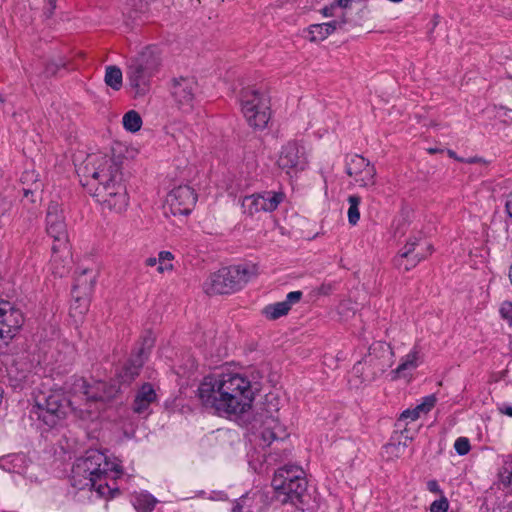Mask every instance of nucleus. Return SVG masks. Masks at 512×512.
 I'll list each match as a JSON object with an SVG mask.
<instances>
[{
  "label": "nucleus",
  "mask_w": 512,
  "mask_h": 512,
  "mask_svg": "<svg viewBox=\"0 0 512 512\" xmlns=\"http://www.w3.org/2000/svg\"><path fill=\"white\" fill-rule=\"evenodd\" d=\"M122 123L127 131L135 133L141 129L142 118L137 111L130 110L124 114Z\"/></svg>",
  "instance_id": "2f4dec72"
},
{
  "label": "nucleus",
  "mask_w": 512,
  "mask_h": 512,
  "mask_svg": "<svg viewBox=\"0 0 512 512\" xmlns=\"http://www.w3.org/2000/svg\"><path fill=\"white\" fill-rule=\"evenodd\" d=\"M46 1V8H45V11H44V14L46 15L47 18H50L53 13H54V10L56 9V3H57V0H45Z\"/></svg>",
  "instance_id": "49530a36"
},
{
  "label": "nucleus",
  "mask_w": 512,
  "mask_h": 512,
  "mask_svg": "<svg viewBox=\"0 0 512 512\" xmlns=\"http://www.w3.org/2000/svg\"><path fill=\"white\" fill-rule=\"evenodd\" d=\"M161 64L157 47L148 46L127 62L126 79L134 91V97L145 96L151 88V80Z\"/></svg>",
  "instance_id": "7ed1b4c3"
},
{
  "label": "nucleus",
  "mask_w": 512,
  "mask_h": 512,
  "mask_svg": "<svg viewBox=\"0 0 512 512\" xmlns=\"http://www.w3.org/2000/svg\"><path fill=\"white\" fill-rule=\"evenodd\" d=\"M277 163L282 170L290 173L291 170H304L307 159L303 148L296 142H288L282 147Z\"/></svg>",
  "instance_id": "2eb2a0df"
},
{
  "label": "nucleus",
  "mask_w": 512,
  "mask_h": 512,
  "mask_svg": "<svg viewBox=\"0 0 512 512\" xmlns=\"http://www.w3.org/2000/svg\"><path fill=\"white\" fill-rule=\"evenodd\" d=\"M173 259L174 255L170 251H160L158 254V272L171 271L173 269Z\"/></svg>",
  "instance_id": "f704fd0d"
},
{
  "label": "nucleus",
  "mask_w": 512,
  "mask_h": 512,
  "mask_svg": "<svg viewBox=\"0 0 512 512\" xmlns=\"http://www.w3.org/2000/svg\"><path fill=\"white\" fill-rule=\"evenodd\" d=\"M157 503V499L149 493L137 494L132 504L138 512H151Z\"/></svg>",
  "instance_id": "bb28decb"
},
{
  "label": "nucleus",
  "mask_w": 512,
  "mask_h": 512,
  "mask_svg": "<svg viewBox=\"0 0 512 512\" xmlns=\"http://www.w3.org/2000/svg\"><path fill=\"white\" fill-rule=\"evenodd\" d=\"M198 92L199 84L195 77L180 76L171 81L170 94L174 106L184 114L193 112Z\"/></svg>",
  "instance_id": "6e6552de"
},
{
  "label": "nucleus",
  "mask_w": 512,
  "mask_h": 512,
  "mask_svg": "<svg viewBox=\"0 0 512 512\" xmlns=\"http://www.w3.org/2000/svg\"><path fill=\"white\" fill-rule=\"evenodd\" d=\"M285 437L286 432L277 419L273 417H267L263 421L261 439L264 444L270 445L273 441L284 439Z\"/></svg>",
  "instance_id": "4be33fe9"
},
{
  "label": "nucleus",
  "mask_w": 512,
  "mask_h": 512,
  "mask_svg": "<svg viewBox=\"0 0 512 512\" xmlns=\"http://www.w3.org/2000/svg\"><path fill=\"white\" fill-rule=\"evenodd\" d=\"M349 209H348V222L351 225H356L360 219L359 206L361 198L357 195H350L348 197Z\"/></svg>",
  "instance_id": "72a5a7b5"
},
{
  "label": "nucleus",
  "mask_w": 512,
  "mask_h": 512,
  "mask_svg": "<svg viewBox=\"0 0 512 512\" xmlns=\"http://www.w3.org/2000/svg\"><path fill=\"white\" fill-rule=\"evenodd\" d=\"M447 154H448V156H449L450 158H453V159H455V160H456V161H458V162H464V159H463V158H461V157H459V156L455 153V151H453V150L448 149V150H447Z\"/></svg>",
  "instance_id": "864d4df0"
},
{
  "label": "nucleus",
  "mask_w": 512,
  "mask_h": 512,
  "mask_svg": "<svg viewBox=\"0 0 512 512\" xmlns=\"http://www.w3.org/2000/svg\"><path fill=\"white\" fill-rule=\"evenodd\" d=\"M509 279L512 284V263H511L510 270H509Z\"/></svg>",
  "instance_id": "e2e57ef3"
},
{
  "label": "nucleus",
  "mask_w": 512,
  "mask_h": 512,
  "mask_svg": "<svg viewBox=\"0 0 512 512\" xmlns=\"http://www.w3.org/2000/svg\"><path fill=\"white\" fill-rule=\"evenodd\" d=\"M122 474L118 462L98 450H88L72 468L71 484L79 490H95L101 497H115L120 491L115 480Z\"/></svg>",
  "instance_id": "f03ea898"
},
{
  "label": "nucleus",
  "mask_w": 512,
  "mask_h": 512,
  "mask_svg": "<svg viewBox=\"0 0 512 512\" xmlns=\"http://www.w3.org/2000/svg\"><path fill=\"white\" fill-rule=\"evenodd\" d=\"M242 113L254 129H264L270 119L271 112L268 96L253 87L242 89L240 94Z\"/></svg>",
  "instance_id": "0eeeda50"
},
{
  "label": "nucleus",
  "mask_w": 512,
  "mask_h": 512,
  "mask_svg": "<svg viewBox=\"0 0 512 512\" xmlns=\"http://www.w3.org/2000/svg\"><path fill=\"white\" fill-rule=\"evenodd\" d=\"M142 352L143 351L140 353H132L129 359L126 361L118 374L121 383L130 384L139 376L141 369L146 361Z\"/></svg>",
  "instance_id": "aec40b11"
},
{
  "label": "nucleus",
  "mask_w": 512,
  "mask_h": 512,
  "mask_svg": "<svg viewBox=\"0 0 512 512\" xmlns=\"http://www.w3.org/2000/svg\"><path fill=\"white\" fill-rule=\"evenodd\" d=\"M505 208H506V211H507L509 217L512 218V192L509 193V195L507 196Z\"/></svg>",
  "instance_id": "8fccbe9b"
},
{
  "label": "nucleus",
  "mask_w": 512,
  "mask_h": 512,
  "mask_svg": "<svg viewBox=\"0 0 512 512\" xmlns=\"http://www.w3.org/2000/svg\"><path fill=\"white\" fill-rule=\"evenodd\" d=\"M421 243V237L413 236L408 239L406 244L401 248L397 256L407 257L415 254L417 251H426V246Z\"/></svg>",
  "instance_id": "7c9ffc66"
},
{
  "label": "nucleus",
  "mask_w": 512,
  "mask_h": 512,
  "mask_svg": "<svg viewBox=\"0 0 512 512\" xmlns=\"http://www.w3.org/2000/svg\"><path fill=\"white\" fill-rule=\"evenodd\" d=\"M197 199V193L192 187L180 185L167 194L166 207L174 216H187L193 211Z\"/></svg>",
  "instance_id": "f8f14e48"
},
{
  "label": "nucleus",
  "mask_w": 512,
  "mask_h": 512,
  "mask_svg": "<svg viewBox=\"0 0 512 512\" xmlns=\"http://www.w3.org/2000/svg\"><path fill=\"white\" fill-rule=\"evenodd\" d=\"M202 405L218 416L240 415L250 409L254 392L249 378L228 372L204 377L198 387Z\"/></svg>",
  "instance_id": "f257e3e1"
},
{
  "label": "nucleus",
  "mask_w": 512,
  "mask_h": 512,
  "mask_svg": "<svg viewBox=\"0 0 512 512\" xmlns=\"http://www.w3.org/2000/svg\"><path fill=\"white\" fill-rule=\"evenodd\" d=\"M333 10H334V6H330V7H324L322 10H321V13L325 16V17H330V16H333Z\"/></svg>",
  "instance_id": "603ef678"
},
{
  "label": "nucleus",
  "mask_w": 512,
  "mask_h": 512,
  "mask_svg": "<svg viewBox=\"0 0 512 512\" xmlns=\"http://www.w3.org/2000/svg\"><path fill=\"white\" fill-rule=\"evenodd\" d=\"M96 279L97 273L92 269H82L77 273L72 287L74 302L71 305V313L73 316L83 315L88 311Z\"/></svg>",
  "instance_id": "1a4fd4ad"
},
{
  "label": "nucleus",
  "mask_w": 512,
  "mask_h": 512,
  "mask_svg": "<svg viewBox=\"0 0 512 512\" xmlns=\"http://www.w3.org/2000/svg\"><path fill=\"white\" fill-rule=\"evenodd\" d=\"M454 449L458 455L464 456L469 453L471 449L470 441L466 437H458L454 443Z\"/></svg>",
  "instance_id": "4c0bfd02"
},
{
  "label": "nucleus",
  "mask_w": 512,
  "mask_h": 512,
  "mask_svg": "<svg viewBox=\"0 0 512 512\" xmlns=\"http://www.w3.org/2000/svg\"><path fill=\"white\" fill-rule=\"evenodd\" d=\"M303 296L301 291L289 292L286 299L265 306L262 310L263 315L269 320H276L288 314L293 304L298 303Z\"/></svg>",
  "instance_id": "a211bd4d"
},
{
  "label": "nucleus",
  "mask_w": 512,
  "mask_h": 512,
  "mask_svg": "<svg viewBox=\"0 0 512 512\" xmlns=\"http://www.w3.org/2000/svg\"><path fill=\"white\" fill-rule=\"evenodd\" d=\"M499 411L504 415L512 417V406L510 405L503 404L502 406L499 407Z\"/></svg>",
  "instance_id": "3c124183"
},
{
  "label": "nucleus",
  "mask_w": 512,
  "mask_h": 512,
  "mask_svg": "<svg viewBox=\"0 0 512 512\" xmlns=\"http://www.w3.org/2000/svg\"><path fill=\"white\" fill-rule=\"evenodd\" d=\"M241 207L244 214L253 216L256 213L263 212L261 209V200L259 193L245 196L242 199Z\"/></svg>",
  "instance_id": "c756f323"
},
{
  "label": "nucleus",
  "mask_w": 512,
  "mask_h": 512,
  "mask_svg": "<svg viewBox=\"0 0 512 512\" xmlns=\"http://www.w3.org/2000/svg\"><path fill=\"white\" fill-rule=\"evenodd\" d=\"M79 173L86 179L83 185L107 186L122 180L121 163L116 158L106 154H89Z\"/></svg>",
  "instance_id": "423d86ee"
},
{
  "label": "nucleus",
  "mask_w": 512,
  "mask_h": 512,
  "mask_svg": "<svg viewBox=\"0 0 512 512\" xmlns=\"http://www.w3.org/2000/svg\"><path fill=\"white\" fill-rule=\"evenodd\" d=\"M146 265L149 267H153L158 263V258L155 257H149L145 261Z\"/></svg>",
  "instance_id": "4d7b16f0"
},
{
  "label": "nucleus",
  "mask_w": 512,
  "mask_h": 512,
  "mask_svg": "<svg viewBox=\"0 0 512 512\" xmlns=\"http://www.w3.org/2000/svg\"><path fill=\"white\" fill-rule=\"evenodd\" d=\"M393 350L391 346L382 341L374 342L370 347L368 354L364 357L369 366L374 367L373 374L384 372L393 363Z\"/></svg>",
  "instance_id": "4468645a"
},
{
  "label": "nucleus",
  "mask_w": 512,
  "mask_h": 512,
  "mask_svg": "<svg viewBox=\"0 0 512 512\" xmlns=\"http://www.w3.org/2000/svg\"><path fill=\"white\" fill-rule=\"evenodd\" d=\"M72 405L62 389L39 392L34 396L30 417L48 429L55 428L67 417Z\"/></svg>",
  "instance_id": "20e7f679"
},
{
  "label": "nucleus",
  "mask_w": 512,
  "mask_h": 512,
  "mask_svg": "<svg viewBox=\"0 0 512 512\" xmlns=\"http://www.w3.org/2000/svg\"><path fill=\"white\" fill-rule=\"evenodd\" d=\"M427 489L434 494H442V490L436 480H429L427 482Z\"/></svg>",
  "instance_id": "de8ad7c7"
},
{
  "label": "nucleus",
  "mask_w": 512,
  "mask_h": 512,
  "mask_svg": "<svg viewBox=\"0 0 512 512\" xmlns=\"http://www.w3.org/2000/svg\"><path fill=\"white\" fill-rule=\"evenodd\" d=\"M46 231L54 240L52 245L53 253L68 250V234L63 211L61 206L55 201H51L47 208Z\"/></svg>",
  "instance_id": "9d476101"
},
{
  "label": "nucleus",
  "mask_w": 512,
  "mask_h": 512,
  "mask_svg": "<svg viewBox=\"0 0 512 512\" xmlns=\"http://www.w3.org/2000/svg\"><path fill=\"white\" fill-rule=\"evenodd\" d=\"M376 169L372 164L364 168L361 173L356 175L353 179L361 187H369L375 184Z\"/></svg>",
  "instance_id": "473e14b6"
},
{
  "label": "nucleus",
  "mask_w": 512,
  "mask_h": 512,
  "mask_svg": "<svg viewBox=\"0 0 512 512\" xmlns=\"http://www.w3.org/2000/svg\"><path fill=\"white\" fill-rule=\"evenodd\" d=\"M255 264H239L222 267L212 273L203 284V289L208 295L231 294L242 289L251 278L257 275Z\"/></svg>",
  "instance_id": "39448f33"
},
{
  "label": "nucleus",
  "mask_w": 512,
  "mask_h": 512,
  "mask_svg": "<svg viewBox=\"0 0 512 512\" xmlns=\"http://www.w3.org/2000/svg\"><path fill=\"white\" fill-rule=\"evenodd\" d=\"M428 152H429L430 154H435V153L439 152V150H438V149H436V148H429V149H428Z\"/></svg>",
  "instance_id": "680f3d73"
},
{
  "label": "nucleus",
  "mask_w": 512,
  "mask_h": 512,
  "mask_svg": "<svg viewBox=\"0 0 512 512\" xmlns=\"http://www.w3.org/2000/svg\"><path fill=\"white\" fill-rule=\"evenodd\" d=\"M305 477L304 470L297 465L287 464L280 468H278L272 479V486L274 489L276 488H284L285 483H291L292 481H296V487L300 490L303 488L302 479Z\"/></svg>",
  "instance_id": "f3484780"
},
{
  "label": "nucleus",
  "mask_w": 512,
  "mask_h": 512,
  "mask_svg": "<svg viewBox=\"0 0 512 512\" xmlns=\"http://www.w3.org/2000/svg\"><path fill=\"white\" fill-rule=\"evenodd\" d=\"M157 400L155 389L150 383H144L138 389L133 401V412L139 415L150 414V406Z\"/></svg>",
  "instance_id": "6ab92c4d"
},
{
  "label": "nucleus",
  "mask_w": 512,
  "mask_h": 512,
  "mask_svg": "<svg viewBox=\"0 0 512 512\" xmlns=\"http://www.w3.org/2000/svg\"><path fill=\"white\" fill-rule=\"evenodd\" d=\"M370 162L361 155H352L346 163V173L354 178L356 175L366 168Z\"/></svg>",
  "instance_id": "c85d7f7f"
},
{
  "label": "nucleus",
  "mask_w": 512,
  "mask_h": 512,
  "mask_svg": "<svg viewBox=\"0 0 512 512\" xmlns=\"http://www.w3.org/2000/svg\"><path fill=\"white\" fill-rule=\"evenodd\" d=\"M332 291L331 284H322L317 288V294L319 295H329Z\"/></svg>",
  "instance_id": "09e8293b"
},
{
  "label": "nucleus",
  "mask_w": 512,
  "mask_h": 512,
  "mask_svg": "<svg viewBox=\"0 0 512 512\" xmlns=\"http://www.w3.org/2000/svg\"><path fill=\"white\" fill-rule=\"evenodd\" d=\"M436 402H437V398L434 394L427 395V396L423 397L420 404H421L422 408L424 409V414L429 413L432 410V408L435 406Z\"/></svg>",
  "instance_id": "37998d69"
},
{
  "label": "nucleus",
  "mask_w": 512,
  "mask_h": 512,
  "mask_svg": "<svg viewBox=\"0 0 512 512\" xmlns=\"http://www.w3.org/2000/svg\"><path fill=\"white\" fill-rule=\"evenodd\" d=\"M247 497H241L232 507L231 512H252L251 510L244 511V506L247 501Z\"/></svg>",
  "instance_id": "a18cd8bd"
},
{
  "label": "nucleus",
  "mask_w": 512,
  "mask_h": 512,
  "mask_svg": "<svg viewBox=\"0 0 512 512\" xmlns=\"http://www.w3.org/2000/svg\"><path fill=\"white\" fill-rule=\"evenodd\" d=\"M30 202L34 203L36 201L35 194L29 193V196L27 198Z\"/></svg>",
  "instance_id": "052dcab7"
},
{
  "label": "nucleus",
  "mask_w": 512,
  "mask_h": 512,
  "mask_svg": "<svg viewBox=\"0 0 512 512\" xmlns=\"http://www.w3.org/2000/svg\"><path fill=\"white\" fill-rule=\"evenodd\" d=\"M259 196L263 212L275 211L285 199V194L282 191H264L259 193Z\"/></svg>",
  "instance_id": "393cba45"
},
{
  "label": "nucleus",
  "mask_w": 512,
  "mask_h": 512,
  "mask_svg": "<svg viewBox=\"0 0 512 512\" xmlns=\"http://www.w3.org/2000/svg\"><path fill=\"white\" fill-rule=\"evenodd\" d=\"M419 358L420 347L418 345H414L412 350L401 358L400 364L397 368L392 371V374H394L393 379L404 377L407 370L416 369L419 365Z\"/></svg>",
  "instance_id": "5701e85b"
},
{
  "label": "nucleus",
  "mask_w": 512,
  "mask_h": 512,
  "mask_svg": "<svg viewBox=\"0 0 512 512\" xmlns=\"http://www.w3.org/2000/svg\"><path fill=\"white\" fill-rule=\"evenodd\" d=\"M394 437L391 438V442L387 443L385 446H384V449L386 451L387 454H390V455H393L395 457H399V455L404 451V449L406 448L407 444L406 442H404L403 444L398 441L397 443L394 442Z\"/></svg>",
  "instance_id": "e433bc0d"
},
{
  "label": "nucleus",
  "mask_w": 512,
  "mask_h": 512,
  "mask_svg": "<svg viewBox=\"0 0 512 512\" xmlns=\"http://www.w3.org/2000/svg\"><path fill=\"white\" fill-rule=\"evenodd\" d=\"M105 83L113 90L118 91L122 87L123 74L117 66H107L105 72Z\"/></svg>",
  "instance_id": "cd10ccee"
},
{
  "label": "nucleus",
  "mask_w": 512,
  "mask_h": 512,
  "mask_svg": "<svg viewBox=\"0 0 512 512\" xmlns=\"http://www.w3.org/2000/svg\"><path fill=\"white\" fill-rule=\"evenodd\" d=\"M501 317L512 327V302L504 301L500 306Z\"/></svg>",
  "instance_id": "58836bf2"
},
{
  "label": "nucleus",
  "mask_w": 512,
  "mask_h": 512,
  "mask_svg": "<svg viewBox=\"0 0 512 512\" xmlns=\"http://www.w3.org/2000/svg\"><path fill=\"white\" fill-rule=\"evenodd\" d=\"M38 175L34 171H25L21 176V182L23 184V195L28 198L29 193L37 194L41 191V182L37 178Z\"/></svg>",
  "instance_id": "a878e982"
},
{
  "label": "nucleus",
  "mask_w": 512,
  "mask_h": 512,
  "mask_svg": "<svg viewBox=\"0 0 512 512\" xmlns=\"http://www.w3.org/2000/svg\"><path fill=\"white\" fill-rule=\"evenodd\" d=\"M155 339L151 332H147L142 338H141V345L134 353H140L143 351V356L145 357V360H147L148 355L154 346Z\"/></svg>",
  "instance_id": "c9c22d12"
},
{
  "label": "nucleus",
  "mask_w": 512,
  "mask_h": 512,
  "mask_svg": "<svg viewBox=\"0 0 512 512\" xmlns=\"http://www.w3.org/2000/svg\"><path fill=\"white\" fill-rule=\"evenodd\" d=\"M342 24L343 23L335 20L327 23L311 24L305 31V37L310 42L323 41L329 35H331L337 28H341Z\"/></svg>",
  "instance_id": "412c9836"
},
{
  "label": "nucleus",
  "mask_w": 512,
  "mask_h": 512,
  "mask_svg": "<svg viewBox=\"0 0 512 512\" xmlns=\"http://www.w3.org/2000/svg\"><path fill=\"white\" fill-rule=\"evenodd\" d=\"M71 380L72 382L68 388L69 393L81 395L88 401H106L113 395L111 388L106 391L107 385L105 382L99 381L91 385L82 377H73Z\"/></svg>",
  "instance_id": "ddd939ff"
},
{
  "label": "nucleus",
  "mask_w": 512,
  "mask_h": 512,
  "mask_svg": "<svg viewBox=\"0 0 512 512\" xmlns=\"http://www.w3.org/2000/svg\"><path fill=\"white\" fill-rule=\"evenodd\" d=\"M417 419H418L417 412L414 411L412 408H409V409L404 410L400 414V416H399V418H398V420L396 422V426L397 427H401L403 422H405L407 420L413 422V421H416Z\"/></svg>",
  "instance_id": "a19ab883"
},
{
  "label": "nucleus",
  "mask_w": 512,
  "mask_h": 512,
  "mask_svg": "<svg viewBox=\"0 0 512 512\" xmlns=\"http://www.w3.org/2000/svg\"><path fill=\"white\" fill-rule=\"evenodd\" d=\"M432 246L427 245L426 251H417L415 254L407 257L396 256L394 259L395 265L405 272L416 267L422 260L432 254Z\"/></svg>",
  "instance_id": "b1692460"
},
{
  "label": "nucleus",
  "mask_w": 512,
  "mask_h": 512,
  "mask_svg": "<svg viewBox=\"0 0 512 512\" xmlns=\"http://www.w3.org/2000/svg\"><path fill=\"white\" fill-rule=\"evenodd\" d=\"M367 365L369 366V363L363 358L361 361L356 362L352 368V374L361 378V382L369 380L368 377L364 375L365 366Z\"/></svg>",
  "instance_id": "ea45409f"
},
{
  "label": "nucleus",
  "mask_w": 512,
  "mask_h": 512,
  "mask_svg": "<svg viewBox=\"0 0 512 512\" xmlns=\"http://www.w3.org/2000/svg\"><path fill=\"white\" fill-rule=\"evenodd\" d=\"M511 474H512V472H511Z\"/></svg>",
  "instance_id": "0e129e2a"
},
{
  "label": "nucleus",
  "mask_w": 512,
  "mask_h": 512,
  "mask_svg": "<svg viewBox=\"0 0 512 512\" xmlns=\"http://www.w3.org/2000/svg\"><path fill=\"white\" fill-rule=\"evenodd\" d=\"M412 409L417 412L418 418L421 416V414H424V409L422 408L420 403Z\"/></svg>",
  "instance_id": "13d9d810"
},
{
  "label": "nucleus",
  "mask_w": 512,
  "mask_h": 512,
  "mask_svg": "<svg viewBox=\"0 0 512 512\" xmlns=\"http://www.w3.org/2000/svg\"><path fill=\"white\" fill-rule=\"evenodd\" d=\"M506 112H507V109H506V108H504L503 106H500V107L498 108L497 115H498V116L506 115Z\"/></svg>",
  "instance_id": "bf43d9fd"
},
{
  "label": "nucleus",
  "mask_w": 512,
  "mask_h": 512,
  "mask_svg": "<svg viewBox=\"0 0 512 512\" xmlns=\"http://www.w3.org/2000/svg\"><path fill=\"white\" fill-rule=\"evenodd\" d=\"M93 196L104 208L118 213L128 206L129 198L122 180L107 186H96Z\"/></svg>",
  "instance_id": "9b49d317"
},
{
  "label": "nucleus",
  "mask_w": 512,
  "mask_h": 512,
  "mask_svg": "<svg viewBox=\"0 0 512 512\" xmlns=\"http://www.w3.org/2000/svg\"><path fill=\"white\" fill-rule=\"evenodd\" d=\"M337 5L342 8H347L354 0H336Z\"/></svg>",
  "instance_id": "6e6d98bb"
},
{
  "label": "nucleus",
  "mask_w": 512,
  "mask_h": 512,
  "mask_svg": "<svg viewBox=\"0 0 512 512\" xmlns=\"http://www.w3.org/2000/svg\"><path fill=\"white\" fill-rule=\"evenodd\" d=\"M449 508V502L445 497L435 500L430 505V512H446Z\"/></svg>",
  "instance_id": "79ce46f5"
},
{
  "label": "nucleus",
  "mask_w": 512,
  "mask_h": 512,
  "mask_svg": "<svg viewBox=\"0 0 512 512\" xmlns=\"http://www.w3.org/2000/svg\"><path fill=\"white\" fill-rule=\"evenodd\" d=\"M480 162H484V160L480 157H471L469 159H464V163H468V164H474V163H480Z\"/></svg>",
  "instance_id": "5fc2aeb1"
},
{
  "label": "nucleus",
  "mask_w": 512,
  "mask_h": 512,
  "mask_svg": "<svg viewBox=\"0 0 512 512\" xmlns=\"http://www.w3.org/2000/svg\"><path fill=\"white\" fill-rule=\"evenodd\" d=\"M59 69H60L59 64H57L53 61H50L45 64L43 73H44L45 77H51V76L56 75V73L59 71Z\"/></svg>",
  "instance_id": "c03bdc74"
},
{
  "label": "nucleus",
  "mask_w": 512,
  "mask_h": 512,
  "mask_svg": "<svg viewBox=\"0 0 512 512\" xmlns=\"http://www.w3.org/2000/svg\"><path fill=\"white\" fill-rule=\"evenodd\" d=\"M301 482L303 483V485H302L303 488L301 490L296 487V485H297L296 481H292L291 483H288V482L285 483L284 488L274 489L277 499L282 504L290 503L293 506H295L296 508L303 510V507H302L304 504L303 497L305 496L306 491H307L306 478L302 479Z\"/></svg>",
  "instance_id": "dca6fc26"
}]
</instances>
